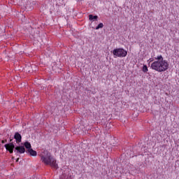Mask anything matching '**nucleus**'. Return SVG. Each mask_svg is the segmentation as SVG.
<instances>
[{
	"label": "nucleus",
	"mask_w": 179,
	"mask_h": 179,
	"mask_svg": "<svg viewBox=\"0 0 179 179\" xmlns=\"http://www.w3.org/2000/svg\"><path fill=\"white\" fill-rule=\"evenodd\" d=\"M156 61L151 64V69L157 72H166L169 69V62L163 58L162 55L155 57Z\"/></svg>",
	"instance_id": "f257e3e1"
},
{
	"label": "nucleus",
	"mask_w": 179,
	"mask_h": 179,
	"mask_svg": "<svg viewBox=\"0 0 179 179\" xmlns=\"http://www.w3.org/2000/svg\"><path fill=\"white\" fill-rule=\"evenodd\" d=\"M41 157V162L44 163L45 166H50L52 169H58V164H57V159L52 157L51 153L48 150H45L39 155Z\"/></svg>",
	"instance_id": "f03ea898"
},
{
	"label": "nucleus",
	"mask_w": 179,
	"mask_h": 179,
	"mask_svg": "<svg viewBox=\"0 0 179 179\" xmlns=\"http://www.w3.org/2000/svg\"><path fill=\"white\" fill-rule=\"evenodd\" d=\"M113 55L115 58H125L127 55H128V52L125 50L124 48H115L113 50Z\"/></svg>",
	"instance_id": "7ed1b4c3"
},
{
	"label": "nucleus",
	"mask_w": 179,
	"mask_h": 179,
	"mask_svg": "<svg viewBox=\"0 0 179 179\" xmlns=\"http://www.w3.org/2000/svg\"><path fill=\"white\" fill-rule=\"evenodd\" d=\"M4 148L9 152V153H13V149L15 148V144L13 143H9L4 145Z\"/></svg>",
	"instance_id": "20e7f679"
},
{
	"label": "nucleus",
	"mask_w": 179,
	"mask_h": 179,
	"mask_svg": "<svg viewBox=\"0 0 179 179\" xmlns=\"http://www.w3.org/2000/svg\"><path fill=\"white\" fill-rule=\"evenodd\" d=\"M16 154L20 153V155L26 152V149L23 145H20L15 147Z\"/></svg>",
	"instance_id": "39448f33"
},
{
	"label": "nucleus",
	"mask_w": 179,
	"mask_h": 179,
	"mask_svg": "<svg viewBox=\"0 0 179 179\" xmlns=\"http://www.w3.org/2000/svg\"><path fill=\"white\" fill-rule=\"evenodd\" d=\"M14 139H15L17 143H20L22 142V135L19 132H16L14 135Z\"/></svg>",
	"instance_id": "423d86ee"
},
{
	"label": "nucleus",
	"mask_w": 179,
	"mask_h": 179,
	"mask_svg": "<svg viewBox=\"0 0 179 179\" xmlns=\"http://www.w3.org/2000/svg\"><path fill=\"white\" fill-rule=\"evenodd\" d=\"M28 153H29L30 156H33L34 157H36V156H37V152L32 148L28 150Z\"/></svg>",
	"instance_id": "0eeeda50"
},
{
	"label": "nucleus",
	"mask_w": 179,
	"mask_h": 179,
	"mask_svg": "<svg viewBox=\"0 0 179 179\" xmlns=\"http://www.w3.org/2000/svg\"><path fill=\"white\" fill-rule=\"evenodd\" d=\"M24 148H26V149H28V150H29V149H31V144L29 141H26L24 143Z\"/></svg>",
	"instance_id": "6e6552de"
},
{
	"label": "nucleus",
	"mask_w": 179,
	"mask_h": 179,
	"mask_svg": "<svg viewBox=\"0 0 179 179\" xmlns=\"http://www.w3.org/2000/svg\"><path fill=\"white\" fill-rule=\"evenodd\" d=\"M98 18H99V16L97 15H93L92 14L89 15V19L90 20H97Z\"/></svg>",
	"instance_id": "1a4fd4ad"
},
{
	"label": "nucleus",
	"mask_w": 179,
	"mask_h": 179,
	"mask_svg": "<svg viewBox=\"0 0 179 179\" xmlns=\"http://www.w3.org/2000/svg\"><path fill=\"white\" fill-rule=\"evenodd\" d=\"M103 26L104 24H103V23H99L98 26L96 27V30H99V29H103Z\"/></svg>",
	"instance_id": "9d476101"
},
{
	"label": "nucleus",
	"mask_w": 179,
	"mask_h": 179,
	"mask_svg": "<svg viewBox=\"0 0 179 179\" xmlns=\"http://www.w3.org/2000/svg\"><path fill=\"white\" fill-rule=\"evenodd\" d=\"M148 71H149V69H148V66L144 65L143 66V72H144V73H146V72H148Z\"/></svg>",
	"instance_id": "9b49d317"
},
{
	"label": "nucleus",
	"mask_w": 179,
	"mask_h": 179,
	"mask_svg": "<svg viewBox=\"0 0 179 179\" xmlns=\"http://www.w3.org/2000/svg\"><path fill=\"white\" fill-rule=\"evenodd\" d=\"M6 142H7L6 140H2V141H1L2 143H6Z\"/></svg>",
	"instance_id": "f8f14e48"
},
{
	"label": "nucleus",
	"mask_w": 179,
	"mask_h": 179,
	"mask_svg": "<svg viewBox=\"0 0 179 179\" xmlns=\"http://www.w3.org/2000/svg\"><path fill=\"white\" fill-rule=\"evenodd\" d=\"M10 142H12V139L10 140Z\"/></svg>",
	"instance_id": "ddd939ff"
},
{
	"label": "nucleus",
	"mask_w": 179,
	"mask_h": 179,
	"mask_svg": "<svg viewBox=\"0 0 179 179\" xmlns=\"http://www.w3.org/2000/svg\"><path fill=\"white\" fill-rule=\"evenodd\" d=\"M17 162H19V159H17Z\"/></svg>",
	"instance_id": "4468645a"
}]
</instances>
